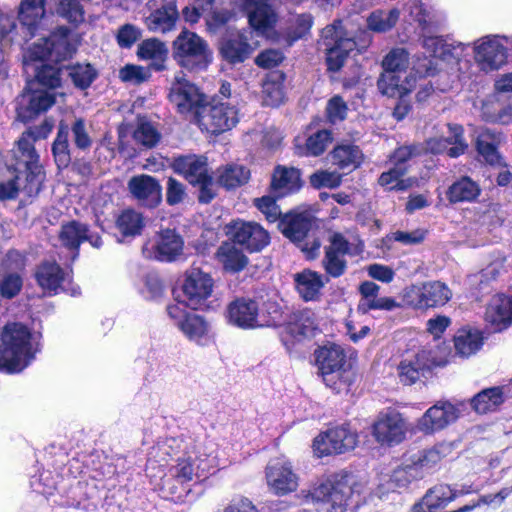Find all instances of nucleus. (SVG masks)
<instances>
[{
  "label": "nucleus",
  "mask_w": 512,
  "mask_h": 512,
  "mask_svg": "<svg viewBox=\"0 0 512 512\" xmlns=\"http://www.w3.org/2000/svg\"><path fill=\"white\" fill-rule=\"evenodd\" d=\"M319 46L326 53L328 70L337 72L344 65L349 53L355 49L356 43L346 35L340 23H334L322 30Z\"/></svg>",
  "instance_id": "0eeeda50"
},
{
  "label": "nucleus",
  "mask_w": 512,
  "mask_h": 512,
  "mask_svg": "<svg viewBox=\"0 0 512 512\" xmlns=\"http://www.w3.org/2000/svg\"><path fill=\"white\" fill-rule=\"evenodd\" d=\"M504 401L500 387H492L479 392L472 400L473 409L481 414L495 410Z\"/></svg>",
  "instance_id": "de8ad7c7"
},
{
  "label": "nucleus",
  "mask_w": 512,
  "mask_h": 512,
  "mask_svg": "<svg viewBox=\"0 0 512 512\" xmlns=\"http://www.w3.org/2000/svg\"><path fill=\"white\" fill-rule=\"evenodd\" d=\"M422 471H418L417 466L412 463L400 466L393 470L387 478V484L399 489L407 488L408 485L416 479L422 478Z\"/></svg>",
  "instance_id": "6e6d98bb"
},
{
  "label": "nucleus",
  "mask_w": 512,
  "mask_h": 512,
  "mask_svg": "<svg viewBox=\"0 0 512 512\" xmlns=\"http://www.w3.org/2000/svg\"><path fill=\"white\" fill-rule=\"evenodd\" d=\"M173 57L189 71H201L211 62L208 43L194 32L183 30L173 42Z\"/></svg>",
  "instance_id": "423d86ee"
},
{
  "label": "nucleus",
  "mask_w": 512,
  "mask_h": 512,
  "mask_svg": "<svg viewBox=\"0 0 512 512\" xmlns=\"http://www.w3.org/2000/svg\"><path fill=\"white\" fill-rule=\"evenodd\" d=\"M450 452L449 445H436L431 449L423 451L413 462L417 466L418 471H422L424 475L436 467Z\"/></svg>",
  "instance_id": "603ef678"
},
{
  "label": "nucleus",
  "mask_w": 512,
  "mask_h": 512,
  "mask_svg": "<svg viewBox=\"0 0 512 512\" xmlns=\"http://www.w3.org/2000/svg\"><path fill=\"white\" fill-rule=\"evenodd\" d=\"M250 170L241 164L230 163L217 168L216 182L227 190L245 185L250 179Z\"/></svg>",
  "instance_id": "72a5a7b5"
},
{
  "label": "nucleus",
  "mask_w": 512,
  "mask_h": 512,
  "mask_svg": "<svg viewBox=\"0 0 512 512\" xmlns=\"http://www.w3.org/2000/svg\"><path fill=\"white\" fill-rule=\"evenodd\" d=\"M141 35L142 32L139 27L126 23L119 27L116 33V41L119 47L128 49L141 38Z\"/></svg>",
  "instance_id": "774afa93"
},
{
  "label": "nucleus",
  "mask_w": 512,
  "mask_h": 512,
  "mask_svg": "<svg viewBox=\"0 0 512 512\" xmlns=\"http://www.w3.org/2000/svg\"><path fill=\"white\" fill-rule=\"evenodd\" d=\"M68 135L69 127L64 123H60L57 137L52 146L55 162L59 168L67 167L71 161Z\"/></svg>",
  "instance_id": "5fc2aeb1"
},
{
  "label": "nucleus",
  "mask_w": 512,
  "mask_h": 512,
  "mask_svg": "<svg viewBox=\"0 0 512 512\" xmlns=\"http://www.w3.org/2000/svg\"><path fill=\"white\" fill-rule=\"evenodd\" d=\"M255 50L243 33L230 35L220 45V54L230 64L244 62Z\"/></svg>",
  "instance_id": "7c9ffc66"
},
{
  "label": "nucleus",
  "mask_w": 512,
  "mask_h": 512,
  "mask_svg": "<svg viewBox=\"0 0 512 512\" xmlns=\"http://www.w3.org/2000/svg\"><path fill=\"white\" fill-rule=\"evenodd\" d=\"M409 65V54L404 48L392 49L383 59L382 67L384 70H393L400 72Z\"/></svg>",
  "instance_id": "69168bd1"
},
{
  "label": "nucleus",
  "mask_w": 512,
  "mask_h": 512,
  "mask_svg": "<svg viewBox=\"0 0 512 512\" xmlns=\"http://www.w3.org/2000/svg\"><path fill=\"white\" fill-rule=\"evenodd\" d=\"M226 233L232 241L250 252H258L270 242L269 233L258 223L235 220L226 226Z\"/></svg>",
  "instance_id": "ddd939ff"
},
{
  "label": "nucleus",
  "mask_w": 512,
  "mask_h": 512,
  "mask_svg": "<svg viewBox=\"0 0 512 512\" xmlns=\"http://www.w3.org/2000/svg\"><path fill=\"white\" fill-rule=\"evenodd\" d=\"M54 61L47 38H42L30 47L24 56V64L28 70L35 65H41L44 60Z\"/></svg>",
  "instance_id": "bf43d9fd"
},
{
  "label": "nucleus",
  "mask_w": 512,
  "mask_h": 512,
  "mask_svg": "<svg viewBox=\"0 0 512 512\" xmlns=\"http://www.w3.org/2000/svg\"><path fill=\"white\" fill-rule=\"evenodd\" d=\"M480 193L481 189L478 183L468 176H463L448 187L446 196L451 204H457L473 202L478 198Z\"/></svg>",
  "instance_id": "c9c22d12"
},
{
  "label": "nucleus",
  "mask_w": 512,
  "mask_h": 512,
  "mask_svg": "<svg viewBox=\"0 0 512 512\" xmlns=\"http://www.w3.org/2000/svg\"><path fill=\"white\" fill-rule=\"evenodd\" d=\"M167 55L168 49L166 45L155 38L142 41L137 49V56L142 60L153 61L152 67L157 71L164 68L163 62L167 58Z\"/></svg>",
  "instance_id": "58836bf2"
},
{
  "label": "nucleus",
  "mask_w": 512,
  "mask_h": 512,
  "mask_svg": "<svg viewBox=\"0 0 512 512\" xmlns=\"http://www.w3.org/2000/svg\"><path fill=\"white\" fill-rule=\"evenodd\" d=\"M458 497L450 486L440 484L429 489L421 502L415 505V512H436Z\"/></svg>",
  "instance_id": "473e14b6"
},
{
  "label": "nucleus",
  "mask_w": 512,
  "mask_h": 512,
  "mask_svg": "<svg viewBox=\"0 0 512 512\" xmlns=\"http://www.w3.org/2000/svg\"><path fill=\"white\" fill-rule=\"evenodd\" d=\"M170 101L183 115L197 117V110L205 103V96L199 88L191 83L183 72H178L171 83Z\"/></svg>",
  "instance_id": "9d476101"
},
{
  "label": "nucleus",
  "mask_w": 512,
  "mask_h": 512,
  "mask_svg": "<svg viewBox=\"0 0 512 512\" xmlns=\"http://www.w3.org/2000/svg\"><path fill=\"white\" fill-rule=\"evenodd\" d=\"M35 277L45 294L50 296L66 291V285L70 284V274L54 261L42 262L36 270Z\"/></svg>",
  "instance_id": "393cba45"
},
{
  "label": "nucleus",
  "mask_w": 512,
  "mask_h": 512,
  "mask_svg": "<svg viewBox=\"0 0 512 512\" xmlns=\"http://www.w3.org/2000/svg\"><path fill=\"white\" fill-rule=\"evenodd\" d=\"M410 15L425 33L437 30L444 22V16L441 12L418 0H414L411 4Z\"/></svg>",
  "instance_id": "f704fd0d"
},
{
  "label": "nucleus",
  "mask_w": 512,
  "mask_h": 512,
  "mask_svg": "<svg viewBox=\"0 0 512 512\" xmlns=\"http://www.w3.org/2000/svg\"><path fill=\"white\" fill-rule=\"evenodd\" d=\"M148 6L153 10L145 20L150 31L166 33L175 27L178 19L176 0H149Z\"/></svg>",
  "instance_id": "5701e85b"
},
{
  "label": "nucleus",
  "mask_w": 512,
  "mask_h": 512,
  "mask_svg": "<svg viewBox=\"0 0 512 512\" xmlns=\"http://www.w3.org/2000/svg\"><path fill=\"white\" fill-rule=\"evenodd\" d=\"M269 0H243L242 6L248 15L249 24L257 31L264 32L272 28L277 15L269 5Z\"/></svg>",
  "instance_id": "c85d7f7f"
},
{
  "label": "nucleus",
  "mask_w": 512,
  "mask_h": 512,
  "mask_svg": "<svg viewBox=\"0 0 512 512\" xmlns=\"http://www.w3.org/2000/svg\"><path fill=\"white\" fill-rule=\"evenodd\" d=\"M183 240L173 230L162 231L153 245L154 258L159 261L175 260L183 250Z\"/></svg>",
  "instance_id": "2f4dec72"
},
{
  "label": "nucleus",
  "mask_w": 512,
  "mask_h": 512,
  "mask_svg": "<svg viewBox=\"0 0 512 512\" xmlns=\"http://www.w3.org/2000/svg\"><path fill=\"white\" fill-rule=\"evenodd\" d=\"M400 17V11L396 8L390 10H376L370 14L367 24L370 30L384 33L391 30Z\"/></svg>",
  "instance_id": "8fccbe9b"
},
{
  "label": "nucleus",
  "mask_w": 512,
  "mask_h": 512,
  "mask_svg": "<svg viewBox=\"0 0 512 512\" xmlns=\"http://www.w3.org/2000/svg\"><path fill=\"white\" fill-rule=\"evenodd\" d=\"M6 169L12 175V177L7 181L0 183V200L4 201L8 199H14L20 190L27 194V191L24 189V187L27 185V178L25 179V182H23L19 176L18 168L14 167L13 164H7Z\"/></svg>",
  "instance_id": "4d7b16f0"
},
{
  "label": "nucleus",
  "mask_w": 512,
  "mask_h": 512,
  "mask_svg": "<svg viewBox=\"0 0 512 512\" xmlns=\"http://www.w3.org/2000/svg\"><path fill=\"white\" fill-rule=\"evenodd\" d=\"M423 47L434 58L447 59L452 55L451 45L438 36L424 35Z\"/></svg>",
  "instance_id": "0e129e2a"
},
{
  "label": "nucleus",
  "mask_w": 512,
  "mask_h": 512,
  "mask_svg": "<svg viewBox=\"0 0 512 512\" xmlns=\"http://www.w3.org/2000/svg\"><path fill=\"white\" fill-rule=\"evenodd\" d=\"M349 252V242L340 233L332 234L329 238V245L325 247V256L322 260L326 274L333 278L342 276L347 269L345 256Z\"/></svg>",
  "instance_id": "412c9836"
},
{
  "label": "nucleus",
  "mask_w": 512,
  "mask_h": 512,
  "mask_svg": "<svg viewBox=\"0 0 512 512\" xmlns=\"http://www.w3.org/2000/svg\"><path fill=\"white\" fill-rule=\"evenodd\" d=\"M237 97L231 93V84L223 82L218 94L197 110L195 121L201 128L211 134L230 130L238 122Z\"/></svg>",
  "instance_id": "f257e3e1"
},
{
  "label": "nucleus",
  "mask_w": 512,
  "mask_h": 512,
  "mask_svg": "<svg viewBox=\"0 0 512 512\" xmlns=\"http://www.w3.org/2000/svg\"><path fill=\"white\" fill-rule=\"evenodd\" d=\"M380 287L374 282L364 281L359 286L361 298L359 300L357 311L367 314L371 310L392 311L399 308V303L392 297H378Z\"/></svg>",
  "instance_id": "bb28decb"
},
{
  "label": "nucleus",
  "mask_w": 512,
  "mask_h": 512,
  "mask_svg": "<svg viewBox=\"0 0 512 512\" xmlns=\"http://www.w3.org/2000/svg\"><path fill=\"white\" fill-rule=\"evenodd\" d=\"M29 69L35 72L34 79L27 83L30 87H41L53 91L60 85L61 78L58 68L41 63V65H35Z\"/></svg>",
  "instance_id": "a18cd8bd"
},
{
  "label": "nucleus",
  "mask_w": 512,
  "mask_h": 512,
  "mask_svg": "<svg viewBox=\"0 0 512 512\" xmlns=\"http://www.w3.org/2000/svg\"><path fill=\"white\" fill-rule=\"evenodd\" d=\"M266 480L276 495H286L298 487V476L293 472L291 463L284 459L273 460L267 465Z\"/></svg>",
  "instance_id": "6ab92c4d"
},
{
  "label": "nucleus",
  "mask_w": 512,
  "mask_h": 512,
  "mask_svg": "<svg viewBox=\"0 0 512 512\" xmlns=\"http://www.w3.org/2000/svg\"><path fill=\"white\" fill-rule=\"evenodd\" d=\"M213 290L212 277L200 268L192 267L186 272L180 302L194 310L208 308Z\"/></svg>",
  "instance_id": "6e6552de"
},
{
  "label": "nucleus",
  "mask_w": 512,
  "mask_h": 512,
  "mask_svg": "<svg viewBox=\"0 0 512 512\" xmlns=\"http://www.w3.org/2000/svg\"><path fill=\"white\" fill-rule=\"evenodd\" d=\"M88 226L78 221H70L61 226L59 240L70 250L77 251L80 244L88 239Z\"/></svg>",
  "instance_id": "79ce46f5"
},
{
  "label": "nucleus",
  "mask_w": 512,
  "mask_h": 512,
  "mask_svg": "<svg viewBox=\"0 0 512 512\" xmlns=\"http://www.w3.org/2000/svg\"><path fill=\"white\" fill-rule=\"evenodd\" d=\"M407 167L393 166L388 171L383 172L379 177V184L388 190L404 191L412 186L411 179H403Z\"/></svg>",
  "instance_id": "864d4df0"
},
{
  "label": "nucleus",
  "mask_w": 512,
  "mask_h": 512,
  "mask_svg": "<svg viewBox=\"0 0 512 512\" xmlns=\"http://www.w3.org/2000/svg\"><path fill=\"white\" fill-rule=\"evenodd\" d=\"M68 76L77 88L86 89L95 80L97 72L90 64H76L68 67Z\"/></svg>",
  "instance_id": "680f3d73"
},
{
  "label": "nucleus",
  "mask_w": 512,
  "mask_h": 512,
  "mask_svg": "<svg viewBox=\"0 0 512 512\" xmlns=\"http://www.w3.org/2000/svg\"><path fill=\"white\" fill-rule=\"evenodd\" d=\"M226 317L230 324L241 329L260 328V309L258 303L250 298L241 297L230 302Z\"/></svg>",
  "instance_id": "4be33fe9"
},
{
  "label": "nucleus",
  "mask_w": 512,
  "mask_h": 512,
  "mask_svg": "<svg viewBox=\"0 0 512 512\" xmlns=\"http://www.w3.org/2000/svg\"><path fill=\"white\" fill-rule=\"evenodd\" d=\"M405 418L396 410H388L379 414L373 425V435L381 444H398L407 432Z\"/></svg>",
  "instance_id": "dca6fc26"
},
{
  "label": "nucleus",
  "mask_w": 512,
  "mask_h": 512,
  "mask_svg": "<svg viewBox=\"0 0 512 512\" xmlns=\"http://www.w3.org/2000/svg\"><path fill=\"white\" fill-rule=\"evenodd\" d=\"M134 140L145 148L154 147L161 138L156 127L147 121H140L133 133Z\"/></svg>",
  "instance_id": "e2e57ef3"
},
{
  "label": "nucleus",
  "mask_w": 512,
  "mask_h": 512,
  "mask_svg": "<svg viewBox=\"0 0 512 512\" xmlns=\"http://www.w3.org/2000/svg\"><path fill=\"white\" fill-rule=\"evenodd\" d=\"M508 39L485 36L474 43V59L482 71L498 70L507 62Z\"/></svg>",
  "instance_id": "9b49d317"
},
{
  "label": "nucleus",
  "mask_w": 512,
  "mask_h": 512,
  "mask_svg": "<svg viewBox=\"0 0 512 512\" xmlns=\"http://www.w3.org/2000/svg\"><path fill=\"white\" fill-rule=\"evenodd\" d=\"M434 365L430 351L420 350L411 358L402 360L398 367L399 381L404 385H413L426 379Z\"/></svg>",
  "instance_id": "aec40b11"
},
{
  "label": "nucleus",
  "mask_w": 512,
  "mask_h": 512,
  "mask_svg": "<svg viewBox=\"0 0 512 512\" xmlns=\"http://www.w3.org/2000/svg\"><path fill=\"white\" fill-rule=\"evenodd\" d=\"M459 414V409L452 403L439 401L418 419L417 429L424 434H433L454 423Z\"/></svg>",
  "instance_id": "f3484780"
},
{
  "label": "nucleus",
  "mask_w": 512,
  "mask_h": 512,
  "mask_svg": "<svg viewBox=\"0 0 512 512\" xmlns=\"http://www.w3.org/2000/svg\"><path fill=\"white\" fill-rule=\"evenodd\" d=\"M55 104V92L41 87H27L18 97L17 115L22 121H29L46 112Z\"/></svg>",
  "instance_id": "4468645a"
},
{
  "label": "nucleus",
  "mask_w": 512,
  "mask_h": 512,
  "mask_svg": "<svg viewBox=\"0 0 512 512\" xmlns=\"http://www.w3.org/2000/svg\"><path fill=\"white\" fill-rule=\"evenodd\" d=\"M47 40L49 41L54 61H60L72 55L74 48L69 41L68 28L60 27Z\"/></svg>",
  "instance_id": "3c124183"
},
{
  "label": "nucleus",
  "mask_w": 512,
  "mask_h": 512,
  "mask_svg": "<svg viewBox=\"0 0 512 512\" xmlns=\"http://www.w3.org/2000/svg\"><path fill=\"white\" fill-rule=\"evenodd\" d=\"M330 447L335 454L345 453L355 448L357 444L356 433L350 431L347 427L340 426L328 430Z\"/></svg>",
  "instance_id": "09e8293b"
},
{
  "label": "nucleus",
  "mask_w": 512,
  "mask_h": 512,
  "mask_svg": "<svg viewBox=\"0 0 512 512\" xmlns=\"http://www.w3.org/2000/svg\"><path fill=\"white\" fill-rule=\"evenodd\" d=\"M301 186L300 172L295 168L277 167L273 173L271 188L277 196L297 191Z\"/></svg>",
  "instance_id": "e433bc0d"
},
{
  "label": "nucleus",
  "mask_w": 512,
  "mask_h": 512,
  "mask_svg": "<svg viewBox=\"0 0 512 512\" xmlns=\"http://www.w3.org/2000/svg\"><path fill=\"white\" fill-rule=\"evenodd\" d=\"M482 336L479 331L460 329L454 337L456 354L466 358L475 354L482 346Z\"/></svg>",
  "instance_id": "a19ab883"
},
{
  "label": "nucleus",
  "mask_w": 512,
  "mask_h": 512,
  "mask_svg": "<svg viewBox=\"0 0 512 512\" xmlns=\"http://www.w3.org/2000/svg\"><path fill=\"white\" fill-rule=\"evenodd\" d=\"M312 226L311 218L306 214H287L279 221L278 227L281 232L298 247L309 255H313L320 248V243L313 239L311 246L306 241L308 232Z\"/></svg>",
  "instance_id": "2eb2a0df"
},
{
  "label": "nucleus",
  "mask_w": 512,
  "mask_h": 512,
  "mask_svg": "<svg viewBox=\"0 0 512 512\" xmlns=\"http://www.w3.org/2000/svg\"><path fill=\"white\" fill-rule=\"evenodd\" d=\"M351 487L342 481L326 480L316 485L310 492L315 502H321V512H346Z\"/></svg>",
  "instance_id": "f8f14e48"
},
{
  "label": "nucleus",
  "mask_w": 512,
  "mask_h": 512,
  "mask_svg": "<svg viewBox=\"0 0 512 512\" xmlns=\"http://www.w3.org/2000/svg\"><path fill=\"white\" fill-rule=\"evenodd\" d=\"M263 101L268 106H278L283 102L284 91L281 83L267 79L262 85Z\"/></svg>",
  "instance_id": "338daca9"
},
{
  "label": "nucleus",
  "mask_w": 512,
  "mask_h": 512,
  "mask_svg": "<svg viewBox=\"0 0 512 512\" xmlns=\"http://www.w3.org/2000/svg\"><path fill=\"white\" fill-rule=\"evenodd\" d=\"M315 364L324 384L330 389L341 392L350 383V367L342 347L336 344L318 348L315 353Z\"/></svg>",
  "instance_id": "39448f33"
},
{
  "label": "nucleus",
  "mask_w": 512,
  "mask_h": 512,
  "mask_svg": "<svg viewBox=\"0 0 512 512\" xmlns=\"http://www.w3.org/2000/svg\"><path fill=\"white\" fill-rule=\"evenodd\" d=\"M328 281V277H324L322 274L310 269L294 274L296 290L305 301L318 300L322 288Z\"/></svg>",
  "instance_id": "c756f323"
},
{
  "label": "nucleus",
  "mask_w": 512,
  "mask_h": 512,
  "mask_svg": "<svg viewBox=\"0 0 512 512\" xmlns=\"http://www.w3.org/2000/svg\"><path fill=\"white\" fill-rule=\"evenodd\" d=\"M332 142L330 131L323 129L311 134L302 144H296V153L300 156H319Z\"/></svg>",
  "instance_id": "37998d69"
},
{
  "label": "nucleus",
  "mask_w": 512,
  "mask_h": 512,
  "mask_svg": "<svg viewBox=\"0 0 512 512\" xmlns=\"http://www.w3.org/2000/svg\"><path fill=\"white\" fill-rule=\"evenodd\" d=\"M377 87L381 94L388 97H398L401 90L409 89L400 84V77L393 70H384L377 81Z\"/></svg>",
  "instance_id": "052dcab7"
},
{
  "label": "nucleus",
  "mask_w": 512,
  "mask_h": 512,
  "mask_svg": "<svg viewBox=\"0 0 512 512\" xmlns=\"http://www.w3.org/2000/svg\"><path fill=\"white\" fill-rule=\"evenodd\" d=\"M484 318L494 332L508 328L512 324V296H493L487 305Z\"/></svg>",
  "instance_id": "a878e982"
},
{
  "label": "nucleus",
  "mask_w": 512,
  "mask_h": 512,
  "mask_svg": "<svg viewBox=\"0 0 512 512\" xmlns=\"http://www.w3.org/2000/svg\"><path fill=\"white\" fill-rule=\"evenodd\" d=\"M127 186L133 198L142 206L154 208L162 201V186L156 178L150 175L133 176Z\"/></svg>",
  "instance_id": "b1692460"
},
{
  "label": "nucleus",
  "mask_w": 512,
  "mask_h": 512,
  "mask_svg": "<svg viewBox=\"0 0 512 512\" xmlns=\"http://www.w3.org/2000/svg\"><path fill=\"white\" fill-rule=\"evenodd\" d=\"M217 445L212 441L196 444L177 459L170 473L180 483L201 482L218 469Z\"/></svg>",
  "instance_id": "7ed1b4c3"
},
{
  "label": "nucleus",
  "mask_w": 512,
  "mask_h": 512,
  "mask_svg": "<svg viewBox=\"0 0 512 512\" xmlns=\"http://www.w3.org/2000/svg\"><path fill=\"white\" fill-rule=\"evenodd\" d=\"M172 168L191 184L203 183L209 180L207 161L203 156L184 155L176 157L173 160Z\"/></svg>",
  "instance_id": "cd10ccee"
},
{
  "label": "nucleus",
  "mask_w": 512,
  "mask_h": 512,
  "mask_svg": "<svg viewBox=\"0 0 512 512\" xmlns=\"http://www.w3.org/2000/svg\"><path fill=\"white\" fill-rule=\"evenodd\" d=\"M145 226L143 215L134 209L122 211L116 219V228L124 237L139 235Z\"/></svg>",
  "instance_id": "c03bdc74"
},
{
  "label": "nucleus",
  "mask_w": 512,
  "mask_h": 512,
  "mask_svg": "<svg viewBox=\"0 0 512 512\" xmlns=\"http://www.w3.org/2000/svg\"><path fill=\"white\" fill-rule=\"evenodd\" d=\"M403 297L408 306L427 310L447 304L452 298V291L441 281H428L406 288Z\"/></svg>",
  "instance_id": "1a4fd4ad"
},
{
  "label": "nucleus",
  "mask_w": 512,
  "mask_h": 512,
  "mask_svg": "<svg viewBox=\"0 0 512 512\" xmlns=\"http://www.w3.org/2000/svg\"><path fill=\"white\" fill-rule=\"evenodd\" d=\"M36 351L29 329L21 323H8L1 335L0 370L10 373L22 371Z\"/></svg>",
  "instance_id": "f03ea898"
},
{
  "label": "nucleus",
  "mask_w": 512,
  "mask_h": 512,
  "mask_svg": "<svg viewBox=\"0 0 512 512\" xmlns=\"http://www.w3.org/2000/svg\"><path fill=\"white\" fill-rule=\"evenodd\" d=\"M51 129V125L45 124L41 128L29 129L23 132L17 141L16 148L12 150L16 160L15 167L18 169L21 165L25 167L27 185L24 189L27 191L28 196L37 194L40 191L44 179L42 168L38 164L39 156L35 151L34 142L37 139L45 138Z\"/></svg>",
  "instance_id": "20e7f679"
},
{
  "label": "nucleus",
  "mask_w": 512,
  "mask_h": 512,
  "mask_svg": "<svg viewBox=\"0 0 512 512\" xmlns=\"http://www.w3.org/2000/svg\"><path fill=\"white\" fill-rule=\"evenodd\" d=\"M450 136L444 137H431L424 143H419L423 148V154H440L447 152L451 158H457L464 154L468 148V144L464 139V129L458 124H448Z\"/></svg>",
  "instance_id": "a211bd4d"
},
{
  "label": "nucleus",
  "mask_w": 512,
  "mask_h": 512,
  "mask_svg": "<svg viewBox=\"0 0 512 512\" xmlns=\"http://www.w3.org/2000/svg\"><path fill=\"white\" fill-rule=\"evenodd\" d=\"M332 163L342 170L352 171L360 166L363 154L358 146L339 145L331 153Z\"/></svg>",
  "instance_id": "ea45409f"
},
{
  "label": "nucleus",
  "mask_w": 512,
  "mask_h": 512,
  "mask_svg": "<svg viewBox=\"0 0 512 512\" xmlns=\"http://www.w3.org/2000/svg\"><path fill=\"white\" fill-rule=\"evenodd\" d=\"M44 0H24L19 9L22 24L32 27L44 16Z\"/></svg>",
  "instance_id": "13d9d810"
},
{
  "label": "nucleus",
  "mask_w": 512,
  "mask_h": 512,
  "mask_svg": "<svg viewBox=\"0 0 512 512\" xmlns=\"http://www.w3.org/2000/svg\"><path fill=\"white\" fill-rule=\"evenodd\" d=\"M235 244L234 242H224L216 253L224 269L231 272L241 271L248 263V258Z\"/></svg>",
  "instance_id": "4c0bfd02"
},
{
  "label": "nucleus",
  "mask_w": 512,
  "mask_h": 512,
  "mask_svg": "<svg viewBox=\"0 0 512 512\" xmlns=\"http://www.w3.org/2000/svg\"><path fill=\"white\" fill-rule=\"evenodd\" d=\"M177 327L189 340L197 343L201 342L209 332V324L197 314L186 316L181 322L177 323Z\"/></svg>",
  "instance_id": "49530a36"
}]
</instances>
